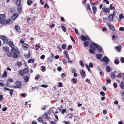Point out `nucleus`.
<instances>
[{
    "label": "nucleus",
    "mask_w": 124,
    "mask_h": 124,
    "mask_svg": "<svg viewBox=\"0 0 124 124\" xmlns=\"http://www.w3.org/2000/svg\"><path fill=\"white\" fill-rule=\"evenodd\" d=\"M6 15L5 14L0 15V22L1 24H9L11 21L10 19L5 20Z\"/></svg>",
    "instance_id": "nucleus-1"
},
{
    "label": "nucleus",
    "mask_w": 124,
    "mask_h": 124,
    "mask_svg": "<svg viewBox=\"0 0 124 124\" xmlns=\"http://www.w3.org/2000/svg\"><path fill=\"white\" fill-rule=\"evenodd\" d=\"M11 52L13 54L12 57L14 58H17L18 57V54H20L19 50L17 48H15V49L13 50V51H11Z\"/></svg>",
    "instance_id": "nucleus-2"
},
{
    "label": "nucleus",
    "mask_w": 124,
    "mask_h": 124,
    "mask_svg": "<svg viewBox=\"0 0 124 124\" xmlns=\"http://www.w3.org/2000/svg\"><path fill=\"white\" fill-rule=\"evenodd\" d=\"M51 114V112L49 110H47L46 112H45L44 114L42 115L43 118L47 120H49L50 119V115Z\"/></svg>",
    "instance_id": "nucleus-3"
},
{
    "label": "nucleus",
    "mask_w": 124,
    "mask_h": 124,
    "mask_svg": "<svg viewBox=\"0 0 124 124\" xmlns=\"http://www.w3.org/2000/svg\"><path fill=\"white\" fill-rule=\"evenodd\" d=\"M0 38L2 40L4 43L7 44L8 43V39L6 37L1 35L0 36Z\"/></svg>",
    "instance_id": "nucleus-4"
},
{
    "label": "nucleus",
    "mask_w": 124,
    "mask_h": 124,
    "mask_svg": "<svg viewBox=\"0 0 124 124\" xmlns=\"http://www.w3.org/2000/svg\"><path fill=\"white\" fill-rule=\"evenodd\" d=\"M115 12L113 11V14H110L108 16V18L109 19V21H112V22L113 21L114 17L115 16Z\"/></svg>",
    "instance_id": "nucleus-5"
},
{
    "label": "nucleus",
    "mask_w": 124,
    "mask_h": 124,
    "mask_svg": "<svg viewBox=\"0 0 124 124\" xmlns=\"http://www.w3.org/2000/svg\"><path fill=\"white\" fill-rule=\"evenodd\" d=\"M15 84L16 86H13V87L14 88H22V87H21V82L19 81H16V82Z\"/></svg>",
    "instance_id": "nucleus-6"
},
{
    "label": "nucleus",
    "mask_w": 124,
    "mask_h": 124,
    "mask_svg": "<svg viewBox=\"0 0 124 124\" xmlns=\"http://www.w3.org/2000/svg\"><path fill=\"white\" fill-rule=\"evenodd\" d=\"M102 62H104L106 64L108 63V62L110 61L109 59L106 56H105L101 60Z\"/></svg>",
    "instance_id": "nucleus-7"
},
{
    "label": "nucleus",
    "mask_w": 124,
    "mask_h": 124,
    "mask_svg": "<svg viewBox=\"0 0 124 124\" xmlns=\"http://www.w3.org/2000/svg\"><path fill=\"white\" fill-rule=\"evenodd\" d=\"M14 28L16 31L18 33H20L21 30L19 26L18 25H15Z\"/></svg>",
    "instance_id": "nucleus-8"
},
{
    "label": "nucleus",
    "mask_w": 124,
    "mask_h": 124,
    "mask_svg": "<svg viewBox=\"0 0 124 124\" xmlns=\"http://www.w3.org/2000/svg\"><path fill=\"white\" fill-rule=\"evenodd\" d=\"M8 44H9V46L12 48L11 51H13V50L15 49L13 43L11 41H10L8 42Z\"/></svg>",
    "instance_id": "nucleus-9"
},
{
    "label": "nucleus",
    "mask_w": 124,
    "mask_h": 124,
    "mask_svg": "<svg viewBox=\"0 0 124 124\" xmlns=\"http://www.w3.org/2000/svg\"><path fill=\"white\" fill-rule=\"evenodd\" d=\"M81 37L82 39V40L84 41H86L87 40L89 39V38L88 36L85 37L83 35H81Z\"/></svg>",
    "instance_id": "nucleus-10"
},
{
    "label": "nucleus",
    "mask_w": 124,
    "mask_h": 124,
    "mask_svg": "<svg viewBox=\"0 0 124 124\" xmlns=\"http://www.w3.org/2000/svg\"><path fill=\"white\" fill-rule=\"evenodd\" d=\"M80 72L82 77L84 78L86 77L85 72L83 70H80Z\"/></svg>",
    "instance_id": "nucleus-11"
},
{
    "label": "nucleus",
    "mask_w": 124,
    "mask_h": 124,
    "mask_svg": "<svg viewBox=\"0 0 124 124\" xmlns=\"http://www.w3.org/2000/svg\"><path fill=\"white\" fill-rule=\"evenodd\" d=\"M110 29L113 31H114L115 30V29L114 26L111 24L109 23L107 24Z\"/></svg>",
    "instance_id": "nucleus-12"
},
{
    "label": "nucleus",
    "mask_w": 124,
    "mask_h": 124,
    "mask_svg": "<svg viewBox=\"0 0 124 124\" xmlns=\"http://www.w3.org/2000/svg\"><path fill=\"white\" fill-rule=\"evenodd\" d=\"M102 9H103L104 11L107 13H109L110 11V10L108 8H103Z\"/></svg>",
    "instance_id": "nucleus-13"
},
{
    "label": "nucleus",
    "mask_w": 124,
    "mask_h": 124,
    "mask_svg": "<svg viewBox=\"0 0 124 124\" xmlns=\"http://www.w3.org/2000/svg\"><path fill=\"white\" fill-rule=\"evenodd\" d=\"M23 78L24 79V81L26 83L28 82L29 80V77L27 75L24 76H23Z\"/></svg>",
    "instance_id": "nucleus-14"
},
{
    "label": "nucleus",
    "mask_w": 124,
    "mask_h": 124,
    "mask_svg": "<svg viewBox=\"0 0 124 124\" xmlns=\"http://www.w3.org/2000/svg\"><path fill=\"white\" fill-rule=\"evenodd\" d=\"M115 49L118 52H119L120 50L121 49V45H119L117 46H115Z\"/></svg>",
    "instance_id": "nucleus-15"
},
{
    "label": "nucleus",
    "mask_w": 124,
    "mask_h": 124,
    "mask_svg": "<svg viewBox=\"0 0 124 124\" xmlns=\"http://www.w3.org/2000/svg\"><path fill=\"white\" fill-rule=\"evenodd\" d=\"M97 50V51L99 52H102L103 51L102 49L101 46H99L97 47L96 48Z\"/></svg>",
    "instance_id": "nucleus-16"
},
{
    "label": "nucleus",
    "mask_w": 124,
    "mask_h": 124,
    "mask_svg": "<svg viewBox=\"0 0 124 124\" xmlns=\"http://www.w3.org/2000/svg\"><path fill=\"white\" fill-rule=\"evenodd\" d=\"M22 9V7L21 5L18 6L17 8V11L19 13H20Z\"/></svg>",
    "instance_id": "nucleus-17"
},
{
    "label": "nucleus",
    "mask_w": 124,
    "mask_h": 124,
    "mask_svg": "<svg viewBox=\"0 0 124 124\" xmlns=\"http://www.w3.org/2000/svg\"><path fill=\"white\" fill-rule=\"evenodd\" d=\"M18 15L17 14H15L12 16V20H14L16 19L18 16Z\"/></svg>",
    "instance_id": "nucleus-18"
},
{
    "label": "nucleus",
    "mask_w": 124,
    "mask_h": 124,
    "mask_svg": "<svg viewBox=\"0 0 124 124\" xmlns=\"http://www.w3.org/2000/svg\"><path fill=\"white\" fill-rule=\"evenodd\" d=\"M93 11V12L95 14L96 12L97 8L95 6H93L92 7Z\"/></svg>",
    "instance_id": "nucleus-19"
},
{
    "label": "nucleus",
    "mask_w": 124,
    "mask_h": 124,
    "mask_svg": "<svg viewBox=\"0 0 124 124\" xmlns=\"http://www.w3.org/2000/svg\"><path fill=\"white\" fill-rule=\"evenodd\" d=\"M7 76V73L6 71H5L3 75H2V77H6Z\"/></svg>",
    "instance_id": "nucleus-20"
},
{
    "label": "nucleus",
    "mask_w": 124,
    "mask_h": 124,
    "mask_svg": "<svg viewBox=\"0 0 124 124\" xmlns=\"http://www.w3.org/2000/svg\"><path fill=\"white\" fill-rule=\"evenodd\" d=\"M89 42L88 41H85L83 43L84 46L85 47L87 46L89 44Z\"/></svg>",
    "instance_id": "nucleus-21"
},
{
    "label": "nucleus",
    "mask_w": 124,
    "mask_h": 124,
    "mask_svg": "<svg viewBox=\"0 0 124 124\" xmlns=\"http://www.w3.org/2000/svg\"><path fill=\"white\" fill-rule=\"evenodd\" d=\"M9 48L7 46L4 47L3 48V50L6 52H7L9 51Z\"/></svg>",
    "instance_id": "nucleus-22"
},
{
    "label": "nucleus",
    "mask_w": 124,
    "mask_h": 124,
    "mask_svg": "<svg viewBox=\"0 0 124 124\" xmlns=\"http://www.w3.org/2000/svg\"><path fill=\"white\" fill-rule=\"evenodd\" d=\"M102 56V55L101 54H97L96 55V58L98 59H100L101 58Z\"/></svg>",
    "instance_id": "nucleus-23"
},
{
    "label": "nucleus",
    "mask_w": 124,
    "mask_h": 124,
    "mask_svg": "<svg viewBox=\"0 0 124 124\" xmlns=\"http://www.w3.org/2000/svg\"><path fill=\"white\" fill-rule=\"evenodd\" d=\"M37 120L39 122L41 123L43 121V119L42 117H39L37 119Z\"/></svg>",
    "instance_id": "nucleus-24"
},
{
    "label": "nucleus",
    "mask_w": 124,
    "mask_h": 124,
    "mask_svg": "<svg viewBox=\"0 0 124 124\" xmlns=\"http://www.w3.org/2000/svg\"><path fill=\"white\" fill-rule=\"evenodd\" d=\"M110 76L111 78H112L115 79L116 78V75L113 72H112L111 73Z\"/></svg>",
    "instance_id": "nucleus-25"
},
{
    "label": "nucleus",
    "mask_w": 124,
    "mask_h": 124,
    "mask_svg": "<svg viewBox=\"0 0 124 124\" xmlns=\"http://www.w3.org/2000/svg\"><path fill=\"white\" fill-rule=\"evenodd\" d=\"M73 115L72 114L69 113L67 114V117H68L69 119L72 118Z\"/></svg>",
    "instance_id": "nucleus-26"
},
{
    "label": "nucleus",
    "mask_w": 124,
    "mask_h": 124,
    "mask_svg": "<svg viewBox=\"0 0 124 124\" xmlns=\"http://www.w3.org/2000/svg\"><path fill=\"white\" fill-rule=\"evenodd\" d=\"M95 50L93 49H89V52L91 54H94L95 53Z\"/></svg>",
    "instance_id": "nucleus-27"
},
{
    "label": "nucleus",
    "mask_w": 124,
    "mask_h": 124,
    "mask_svg": "<svg viewBox=\"0 0 124 124\" xmlns=\"http://www.w3.org/2000/svg\"><path fill=\"white\" fill-rule=\"evenodd\" d=\"M120 87L122 89H123L124 88V82H121L120 84Z\"/></svg>",
    "instance_id": "nucleus-28"
},
{
    "label": "nucleus",
    "mask_w": 124,
    "mask_h": 124,
    "mask_svg": "<svg viewBox=\"0 0 124 124\" xmlns=\"http://www.w3.org/2000/svg\"><path fill=\"white\" fill-rule=\"evenodd\" d=\"M7 56L8 57H11L12 56V54L10 52H8L7 53Z\"/></svg>",
    "instance_id": "nucleus-29"
},
{
    "label": "nucleus",
    "mask_w": 124,
    "mask_h": 124,
    "mask_svg": "<svg viewBox=\"0 0 124 124\" xmlns=\"http://www.w3.org/2000/svg\"><path fill=\"white\" fill-rule=\"evenodd\" d=\"M34 62V59L33 58L30 59L28 61V62L29 63L32 62L33 63Z\"/></svg>",
    "instance_id": "nucleus-30"
},
{
    "label": "nucleus",
    "mask_w": 124,
    "mask_h": 124,
    "mask_svg": "<svg viewBox=\"0 0 124 124\" xmlns=\"http://www.w3.org/2000/svg\"><path fill=\"white\" fill-rule=\"evenodd\" d=\"M106 69L108 72H109L111 70L110 67L108 66L106 67Z\"/></svg>",
    "instance_id": "nucleus-31"
},
{
    "label": "nucleus",
    "mask_w": 124,
    "mask_h": 124,
    "mask_svg": "<svg viewBox=\"0 0 124 124\" xmlns=\"http://www.w3.org/2000/svg\"><path fill=\"white\" fill-rule=\"evenodd\" d=\"M24 73L23 71L22 70H20L19 72V74L22 76L24 75Z\"/></svg>",
    "instance_id": "nucleus-32"
},
{
    "label": "nucleus",
    "mask_w": 124,
    "mask_h": 124,
    "mask_svg": "<svg viewBox=\"0 0 124 124\" xmlns=\"http://www.w3.org/2000/svg\"><path fill=\"white\" fill-rule=\"evenodd\" d=\"M33 1L32 0H28L27 1V3L28 5L29 6H30L31 5V4L33 3Z\"/></svg>",
    "instance_id": "nucleus-33"
},
{
    "label": "nucleus",
    "mask_w": 124,
    "mask_h": 124,
    "mask_svg": "<svg viewBox=\"0 0 124 124\" xmlns=\"http://www.w3.org/2000/svg\"><path fill=\"white\" fill-rule=\"evenodd\" d=\"M21 3V0H17L16 2V4L18 6L21 5L20 4Z\"/></svg>",
    "instance_id": "nucleus-34"
},
{
    "label": "nucleus",
    "mask_w": 124,
    "mask_h": 124,
    "mask_svg": "<svg viewBox=\"0 0 124 124\" xmlns=\"http://www.w3.org/2000/svg\"><path fill=\"white\" fill-rule=\"evenodd\" d=\"M86 8L89 10L91 11V9L89 3H87L86 4Z\"/></svg>",
    "instance_id": "nucleus-35"
},
{
    "label": "nucleus",
    "mask_w": 124,
    "mask_h": 124,
    "mask_svg": "<svg viewBox=\"0 0 124 124\" xmlns=\"http://www.w3.org/2000/svg\"><path fill=\"white\" fill-rule=\"evenodd\" d=\"M38 86H34L32 87V90L33 91H34L36 90H38Z\"/></svg>",
    "instance_id": "nucleus-36"
},
{
    "label": "nucleus",
    "mask_w": 124,
    "mask_h": 124,
    "mask_svg": "<svg viewBox=\"0 0 124 124\" xmlns=\"http://www.w3.org/2000/svg\"><path fill=\"white\" fill-rule=\"evenodd\" d=\"M35 46L37 47L36 48L35 50H38L39 48H40V46L39 45H38L37 44H36L35 45Z\"/></svg>",
    "instance_id": "nucleus-37"
},
{
    "label": "nucleus",
    "mask_w": 124,
    "mask_h": 124,
    "mask_svg": "<svg viewBox=\"0 0 124 124\" xmlns=\"http://www.w3.org/2000/svg\"><path fill=\"white\" fill-rule=\"evenodd\" d=\"M79 62L80 63V65L81 66H84V64L83 63V62L82 60H80Z\"/></svg>",
    "instance_id": "nucleus-38"
},
{
    "label": "nucleus",
    "mask_w": 124,
    "mask_h": 124,
    "mask_svg": "<svg viewBox=\"0 0 124 124\" xmlns=\"http://www.w3.org/2000/svg\"><path fill=\"white\" fill-rule=\"evenodd\" d=\"M31 54L30 53V51H29V53L27 54H25L24 56L26 58H29Z\"/></svg>",
    "instance_id": "nucleus-39"
},
{
    "label": "nucleus",
    "mask_w": 124,
    "mask_h": 124,
    "mask_svg": "<svg viewBox=\"0 0 124 124\" xmlns=\"http://www.w3.org/2000/svg\"><path fill=\"white\" fill-rule=\"evenodd\" d=\"M17 65L18 67H20L22 66V63L21 62H18L17 63Z\"/></svg>",
    "instance_id": "nucleus-40"
},
{
    "label": "nucleus",
    "mask_w": 124,
    "mask_h": 124,
    "mask_svg": "<svg viewBox=\"0 0 124 124\" xmlns=\"http://www.w3.org/2000/svg\"><path fill=\"white\" fill-rule=\"evenodd\" d=\"M23 71L24 73H27L28 72L29 70H28L27 68H25L24 69Z\"/></svg>",
    "instance_id": "nucleus-41"
},
{
    "label": "nucleus",
    "mask_w": 124,
    "mask_h": 124,
    "mask_svg": "<svg viewBox=\"0 0 124 124\" xmlns=\"http://www.w3.org/2000/svg\"><path fill=\"white\" fill-rule=\"evenodd\" d=\"M92 44L96 48L97 47H98V46H99L95 43H92Z\"/></svg>",
    "instance_id": "nucleus-42"
},
{
    "label": "nucleus",
    "mask_w": 124,
    "mask_h": 124,
    "mask_svg": "<svg viewBox=\"0 0 124 124\" xmlns=\"http://www.w3.org/2000/svg\"><path fill=\"white\" fill-rule=\"evenodd\" d=\"M62 62L63 64H66L67 63V62L66 59L65 58H63L62 60Z\"/></svg>",
    "instance_id": "nucleus-43"
},
{
    "label": "nucleus",
    "mask_w": 124,
    "mask_h": 124,
    "mask_svg": "<svg viewBox=\"0 0 124 124\" xmlns=\"http://www.w3.org/2000/svg\"><path fill=\"white\" fill-rule=\"evenodd\" d=\"M22 45L23 47H24L27 48L29 47L28 45L26 43H23Z\"/></svg>",
    "instance_id": "nucleus-44"
},
{
    "label": "nucleus",
    "mask_w": 124,
    "mask_h": 124,
    "mask_svg": "<svg viewBox=\"0 0 124 124\" xmlns=\"http://www.w3.org/2000/svg\"><path fill=\"white\" fill-rule=\"evenodd\" d=\"M119 16L120 18L121 19H123L124 18V16L122 14H119Z\"/></svg>",
    "instance_id": "nucleus-45"
},
{
    "label": "nucleus",
    "mask_w": 124,
    "mask_h": 124,
    "mask_svg": "<svg viewBox=\"0 0 124 124\" xmlns=\"http://www.w3.org/2000/svg\"><path fill=\"white\" fill-rule=\"evenodd\" d=\"M8 81L10 82H12L13 81V80L12 78H9L8 79Z\"/></svg>",
    "instance_id": "nucleus-46"
},
{
    "label": "nucleus",
    "mask_w": 124,
    "mask_h": 124,
    "mask_svg": "<svg viewBox=\"0 0 124 124\" xmlns=\"http://www.w3.org/2000/svg\"><path fill=\"white\" fill-rule=\"evenodd\" d=\"M77 79L76 78H74L72 79V81L74 83H77Z\"/></svg>",
    "instance_id": "nucleus-47"
},
{
    "label": "nucleus",
    "mask_w": 124,
    "mask_h": 124,
    "mask_svg": "<svg viewBox=\"0 0 124 124\" xmlns=\"http://www.w3.org/2000/svg\"><path fill=\"white\" fill-rule=\"evenodd\" d=\"M106 82L108 83V84H109V83L111 82V81L110 79L109 78H107L106 80Z\"/></svg>",
    "instance_id": "nucleus-48"
},
{
    "label": "nucleus",
    "mask_w": 124,
    "mask_h": 124,
    "mask_svg": "<svg viewBox=\"0 0 124 124\" xmlns=\"http://www.w3.org/2000/svg\"><path fill=\"white\" fill-rule=\"evenodd\" d=\"M119 61L117 60V59H116L115 60V62H114V63L116 64H118L119 63Z\"/></svg>",
    "instance_id": "nucleus-49"
},
{
    "label": "nucleus",
    "mask_w": 124,
    "mask_h": 124,
    "mask_svg": "<svg viewBox=\"0 0 124 124\" xmlns=\"http://www.w3.org/2000/svg\"><path fill=\"white\" fill-rule=\"evenodd\" d=\"M110 9H115V8L114 7L112 6V5L111 4L110 5Z\"/></svg>",
    "instance_id": "nucleus-50"
},
{
    "label": "nucleus",
    "mask_w": 124,
    "mask_h": 124,
    "mask_svg": "<svg viewBox=\"0 0 124 124\" xmlns=\"http://www.w3.org/2000/svg\"><path fill=\"white\" fill-rule=\"evenodd\" d=\"M61 27L63 31L65 32H66V28L64 27L63 26H61Z\"/></svg>",
    "instance_id": "nucleus-51"
},
{
    "label": "nucleus",
    "mask_w": 124,
    "mask_h": 124,
    "mask_svg": "<svg viewBox=\"0 0 124 124\" xmlns=\"http://www.w3.org/2000/svg\"><path fill=\"white\" fill-rule=\"evenodd\" d=\"M42 68V71L43 72L46 69L45 67L44 66H42L41 67Z\"/></svg>",
    "instance_id": "nucleus-52"
},
{
    "label": "nucleus",
    "mask_w": 124,
    "mask_h": 124,
    "mask_svg": "<svg viewBox=\"0 0 124 124\" xmlns=\"http://www.w3.org/2000/svg\"><path fill=\"white\" fill-rule=\"evenodd\" d=\"M89 66L90 67L92 68L93 66V65L92 63L90 62L89 63Z\"/></svg>",
    "instance_id": "nucleus-53"
},
{
    "label": "nucleus",
    "mask_w": 124,
    "mask_h": 124,
    "mask_svg": "<svg viewBox=\"0 0 124 124\" xmlns=\"http://www.w3.org/2000/svg\"><path fill=\"white\" fill-rule=\"evenodd\" d=\"M66 45L65 44H63L62 46V48L63 49H64L66 48Z\"/></svg>",
    "instance_id": "nucleus-54"
},
{
    "label": "nucleus",
    "mask_w": 124,
    "mask_h": 124,
    "mask_svg": "<svg viewBox=\"0 0 124 124\" xmlns=\"http://www.w3.org/2000/svg\"><path fill=\"white\" fill-rule=\"evenodd\" d=\"M46 7H47V8H49V6L48 5V4L47 3H46L44 6V8H46Z\"/></svg>",
    "instance_id": "nucleus-55"
},
{
    "label": "nucleus",
    "mask_w": 124,
    "mask_h": 124,
    "mask_svg": "<svg viewBox=\"0 0 124 124\" xmlns=\"http://www.w3.org/2000/svg\"><path fill=\"white\" fill-rule=\"evenodd\" d=\"M121 61L123 63L124 62V58L121 57L120 58Z\"/></svg>",
    "instance_id": "nucleus-56"
},
{
    "label": "nucleus",
    "mask_w": 124,
    "mask_h": 124,
    "mask_svg": "<svg viewBox=\"0 0 124 124\" xmlns=\"http://www.w3.org/2000/svg\"><path fill=\"white\" fill-rule=\"evenodd\" d=\"M57 48L59 49L60 51L61 52L62 51V49L60 45H58L57 46Z\"/></svg>",
    "instance_id": "nucleus-57"
},
{
    "label": "nucleus",
    "mask_w": 124,
    "mask_h": 124,
    "mask_svg": "<svg viewBox=\"0 0 124 124\" xmlns=\"http://www.w3.org/2000/svg\"><path fill=\"white\" fill-rule=\"evenodd\" d=\"M86 66L87 67V69L89 71H90L91 72V70L89 67V66H88V65L87 64L86 65Z\"/></svg>",
    "instance_id": "nucleus-58"
},
{
    "label": "nucleus",
    "mask_w": 124,
    "mask_h": 124,
    "mask_svg": "<svg viewBox=\"0 0 124 124\" xmlns=\"http://www.w3.org/2000/svg\"><path fill=\"white\" fill-rule=\"evenodd\" d=\"M113 86L115 88L117 87V83H114L113 84Z\"/></svg>",
    "instance_id": "nucleus-59"
},
{
    "label": "nucleus",
    "mask_w": 124,
    "mask_h": 124,
    "mask_svg": "<svg viewBox=\"0 0 124 124\" xmlns=\"http://www.w3.org/2000/svg\"><path fill=\"white\" fill-rule=\"evenodd\" d=\"M103 2H105L107 4H109V1L107 0H104Z\"/></svg>",
    "instance_id": "nucleus-60"
},
{
    "label": "nucleus",
    "mask_w": 124,
    "mask_h": 124,
    "mask_svg": "<svg viewBox=\"0 0 124 124\" xmlns=\"http://www.w3.org/2000/svg\"><path fill=\"white\" fill-rule=\"evenodd\" d=\"M13 91L14 90L13 89H11L10 90V92H9V93H10L11 95H12Z\"/></svg>",
    "instance_id": "nucleus-61"
},
{
    "label": "nucleus",
    "mask_w": 124,
    "mask_h": 124,
    "mask_svg": "<svg viewBox=\"0 0 124 124\" xmlns=\"http://www.w3.org/2000/svg\"><path fill=\"white\" fill-rule=\"evenodd\" d=\"M45 55H42L40 56V59H43L45 58Z\"/></svg>",
    "instance_id": "nucleus-62"
},
{
    "label": "nucleus",
    "mask_w": 124,
    "mask_h": 124,
    "mask_svg": "<svg viewBox=\"0 0 124 124\" xmlns=\"http://www.w3.org/2000/svg\"><path fill=\"white\" fill-rule=\"evenodd\" d=\"M100 94L102 96H104L105 95V93L102 91H101L100 92Z\"/></svg>",
    "instance_id": "nucleus-63"
},
{
    "label": "nucleus",
    "mask_w": 124,
    "mask_h": 124,
    "mask_svg": "<svg viewBox=\"0 0 124 124\" xmlns=\"http://www.w3.org/2000/svg\"><path fill=\"white\" fill-rule=\"evenodd\" d=\"M102 28V30L103 31H107V29L105 27H103Z\"/></svg>",
    "instance_id": "nucleus-64"
}]
</instances>
